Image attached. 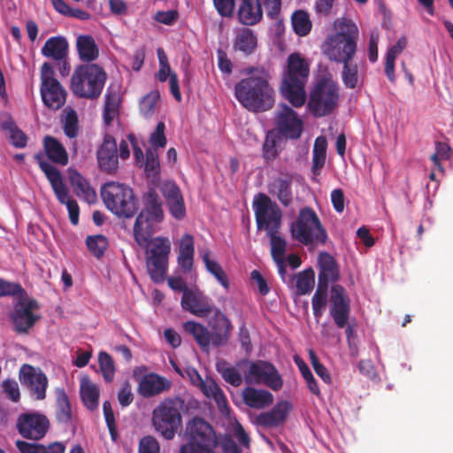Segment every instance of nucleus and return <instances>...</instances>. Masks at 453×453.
I'll use <instances>...</instances> for the list:
<instances>
[{
    "mask_svg": "<svg viewBox=\"0 0 453 453\" xmlns=\"http://www.w3.org/2000/svg\"><path fill=\"white\" fill-rule=\"evenodd\" d=\"M165 218L162 201L156 189L142 196V208L134 220L133 234L136 243L146 249V267L150 279L161 283L168 269L171 242L167 237L152 238Z\"/></svg>",
    "mask_w": 453,
    "mask_h": 453,
    "instance_id": "obj_1",
    "label": "nucleus"
},
{
    "mask_svg": "<svg viewBox=\"0 0 453 453\" xmlns=\"http://www.w3.org/2000/svg\"><path fill=\"white\" fill-rule=\"evenodd\" d=\"M249 77L242 79L234 88L238 102L253 112L266 111L274 104V89L269 83L270 74L263 67H250Z\"/></svg>",
    "mask_w": 453,
    "mask_h": 453,
    "instance_id": "obj_2",
    "label": "nucleus"
},
{
    "mask_svg": "<svg viewBox=\"0 0 453 453\" xmlns=\"http://www.w3.org/2000/svg\"><path fill=\"white\" fill-rule=\"evenodd\" d=\"M310 65L299 53H291L283 71L280 92L294 107H301L306 101L305 85Z\"/></svg>",
    "mask_w": 453,
    "mask_h": 453,
    "instance_id": "obj_3",
    "label": "nucleus"
},
{
    "mask_svg": "<svg viewBox=\"0 0 453 453\" xmlns=\"http://www.w3.org/2000/svg\"><path fill=\"white\" fill-rule=\"evenodd\" d=\"M337 28L335 34L327 37L324 53L329 60L339 64L352 61L357 50L358 28L348 19L339 20Z\"/></svg>",
    "mask_w": 453,
    "mask_h": 453,
    "instance_id": "obj_4",
    "label": "nucleus"
},
{
    "mask_svg": "<svg viewBox=\"0 0 453 453\" xmlns=\"http://www.w3.org/2000/svg\"><path fill=\"white\" fill-rule=\"evenodd\" d=\"M107 81V73L97 64H81L74 68L70 88L79 98H99Z\"/></svg>",
    "mask_w": 453,
    "mask_h": 453,
    "instance_id": "obj_5",
    "label": "nucleus"
},
{
    "mask_svg": "<svg viewBox=\"0 0 453 453\" xmlns=\"http://www.w3.org/2000/svg\"><path fill=\"white\" fill-rule=\"evenodd\" d=\"M101 196L106 208L119 218H133L139 210V200L133 188L124 183H104Z\"/></svg>",
    "mask_w": 453,
    "mask_h": 453,
    "instance_id": "obj_6",
    "label": "nucleus"
},
{
    "mask_svg": "<svg viewBox=\"0 0 453 453\" xmlns=\"http://www.w3.org/2000/svg\"><path fill=\"white\" fill-rule=\"evenodd\" d=\"M184 401L168 397L161 401L152 411V425L165 440H172L182 426Z\"/></svg>",
    "mask_w": 453,
    "mask_h": 453,
    "instance_id": "obj_7",
    "label": "nucleus"
},
{
    "mask_svg": "<svg viewBox=\"0 0 453 453\" xmlns=\"http://www.w3.org/2000/svg\"><path fill=\"white\" fill-rule=\"evenodd\" d=\"M187 442L180 453H216L219 440L213 427L202 418L195 417L186 428Z\"/></svg>",
    "mask_w": 453,
    "mask_h": 453,
    "instance_id": "obj_8",
    "label": "nucleus"
},
{
    "mask_svg": "<svg viewBox=\"0 0 453 453\" xmlns=\"http://www.w3.org/2000/svg\"><path fill=\"white\" fill-rule=\"evenodd\" d=\"M290 234L293 239L304 245L324 244L327 239L318 215L309 207L300 210L296 220L290 226Z\"/></svg>",
    "mask_w": 453,
    "mask_h": 453,
    "instance_id": "obj_9",
    "label": "nucleus"
},
{
    "mask_svg": "<svg viewBox=\"0 0 453 453\" xmlns=\"http://www.w3.org/2000/svg\"><path fill=\"white\" fill-rule=\"evenodd\" d=\"M339 98L337 84L330 79L321 78L310 92L307 108L316 118L325 117L334 111Z\"/></svg>",
    "mask_w": 453,
    "mask_h": 453,
    "instance_id": "obj_10",
    "label": "nucleus"
},
{
    "mask_svg": "<svg viewBox=\"0 0 453 453\" xmlns=\"http://www.w3.org/2000/svg\"><path fill=\"white\" fill-rule=\"evenodd\" d=\"M257 227L266 234L279 232L282 222V211L279 205L265 194H258L253 201Z\"/></svg>",
    "mask_w": 453,
    "mask_h": 453,
    "instance_id": "obj_11",
    "label": "nucleus"
},
{
    "mask_svg": "<svg viewBox=\"0 0 453 453\" xmlns=\"http://www.w3.org/2000/svg\"><path fill=\"white\" fill-rule=\"evenodd\" d=\"M350 311V298L345 288L339 284L332 285L329 295V314L338 328L345 329L349 341L354 334V327L349 323Z\"/></svg>",
    "mask_w": 453,
    "mask_h": 453,
    "instance_id": "obj_12",
    "label": "nucleus"
},
{
    "mask_svg": "<svg viewBox=\"0 0 453 453\" xmlns=\"http://www.w3.org/2000/svg\"><path fill=\"white\" fill-rule=\"evenodd\" d=\"M16 426L23 438L39 441L47 434L50 421L41 413H22L18 417Z\"/></svg>",
    "mask_w": 453,
    "mask_h": 453,
    "instance_id": "obj_13",
    "label": "nucleus"
},
{
    "mask_svg": "<svg viewBox=\"0 0 453 453\" xmlns=\"http://www.w3.org/2000/svg\"><path fill=\"white\" fill-rule=\"evenodd\" d=\"M246 380L253 383H264L274 391L282 388L283 380L273 365L267 361L252 362L246 375Z\"/></svg>",
    "mask_w": 453,
    "mask_h": 453,
    "instance_id": "obj_14",
    "label": "nucleus"
},
{
    "mask_svg": "<svg viewBox=\"0 0 453 453\" xmlns=\"http://www.w3.org/2000/svg\"><path fill=\"white\" fill-rule=\"evenodd\" d=\"M19 380L35 400H44L48 388V378L41 369L23 365L19 370Z\"/></svg>",
    "mask_w": 453,
    "mask_h": 453,
    "instance_id": "obj_15",
    "label": "nucleus"
},
{
    "mask_svg": "<svg viewBox=\"0 0 453 453\" xmlns=\"http://www.w3.org/2000/svg\"><path fill=\"white\" fill-rule=\"evenodd\" d=\"M208 320L209 337L214 347L225 346L228 343L234 328L231 320L219 308H216Z\"/></svg>",
    "mask_w": 453,
    "mask_h": 453,
    "instance_id": "obj_16",
    "label": "nucleus"
},
{
    "mask_svg": "<svg viewBox=\"0 0 453 453\" xmlns=\"http://www.w3.org/2000/svg\"><path fill=\"white\" fill-rule=\"evenodd\" d=\"M34 158L38 163L40 169L46 175L58 202L62 204H66L68 202L73 200L69 196L68 188L63 182L60 172L44 159V154L39 151L34 156Z\"/></svg>",
    "mask_w": 453,
    "mask_h": 453,
    "instance_id": "obj_17",
    "label": "nucleus"
},
{
    "mask_svg": "<svg viewBox=\"0 0 453 453\" xmlns=\"http://www.w3.org/2000/svg\"><path fill=\"white\" fill-rule=\"evenodd\" d=\"M180 305L184 311L198 318L208 317L217 308L211 299L197 288L182 295Z\"/></svg>",
    "mask_w": 453,
    "mask_h": 453,
    "instance_id": "obj_18",
    "label": "nucleus"
},
{
    "mask_svg": "<svg viewBox=\"0 0 453 453\" xmlns=\"http://www.w3.org/2000/svg\"><path fill=\"white\" fill-rule=\"evenodd\" d=\"M38 308V303L34 299L19 301L15 305L11 318L16 332L27 333L34 326L40 319V316L34 313Z\"/></svg>",
    "mask_w": 453,
    "mask_h": 453,
    "instance_id": "obj_19",
    "label": "nucleus"
},
{
    "mask_svg": "<svg viewBox=\"0 0 453 453\" xmlns=\"http://www.w3.org/2000/svg\"><path fill=\"white\" fill-rule=\"evenodd\" d=\"M275 120L278 130L284 136L290 139H297L301 136L303 132V121L297 116L296 112L287 104L281 105Z\"/></svg>",
    "mask_w": 453,
    "mask_h": 453,
    "instance_id": "obj_20",
    "label": "nucleus"
},
{
    "mask_svg": "<svg viewBox=\"0 0 453 453\" xmlns=\"http://www.w3.org/2000/svg\"><path fill=\"white\" fill-rule=\"evenodd\" d=\"M116 140L110 134L104 136L97 150V162L100 169L107 173H114L119 167Z\"/></svg>",
    "mask_w": 453,
    "mask_h": 453,
    "instance_id": "obj_21",
    "label": "nucleus"
},
{
    "mask_svg": "<svg viewBox=\"0 0 453 453\" xmlns=\"http://www.w3.org/2000/svg\"><path fill=\"white\" fill-rule=\"evenodd\" d=\"M162 194L171 215L177 220L186 216V206L180 188L174 182L165 183L162 187Z\"/></svg>",
    "mask_w": 453,
    "mask_h": 453,
    "instance_id": "obj_22",
    "label": "nucleus"
},
{
    "mask_svg": "<svg viewBox=\"0 0 453 453\" xmlns=\"http://www.w3.org/2000/svg\"><path fill=\"white\" fill-rule=\"evenodd\" d=\"M171 388V381L165 377L157 373L150 372L145 374L141 379L138 385L139 394L145 397H152L157 395Z\"/></svg>",
    "mask_w": 453,
    "mask_h": 453,
    "instance_id": "obj_23",
    "label": "nucleus"
},
{
    "mask_svg": "<svg viewBox=\"0 0 453 453\" xmlns=\"http://www.w3.org/2000/svg\"><path fill=\"white\" fill-rule=\"evenodd\" d=\"M41 95L43 104L51 110H58L65 103L66 92L58 80L42 83Z\"/></svg>",
    "mask_w": 453,
    "mask_h": 453,
    "instance_id": "obj_24",
    "label": "nucleus"
},
{
    "mask_svg": "<svg viewBox=\"0 0 453 453\" xmlns=\"http://www.w3.org/2000/svg\"><path fill=\"white\" fill-rule=\"evenodd\" d=\"M319 279L318 284L328 286L329 282L339 280V268L335 259L327 252H321L319 255Z\"/></svg>",
    "mask_w": 453,
    "mask_h": 453,
    "instance_id": "obj_25",
    "label": "nucleus"
},
{
    "mask_svg": "<svg viewBox=\"0 0 453 453\" xmlns=\"http://www.w3.org/2000/svg\"><path fill=\"white\" fill-rule=\"evenodd\" d=\"M238 19L245 26H254L263 18V10L259 0H242L238 8Z\"/></svg>",
    "mask_w": 453,
    "mask_h": 453,
    "instance_id": "obj_26",
    "label": "nucleus"
},
{
    "mask_svg": "<svg viewBox=\"0 0 453 453\" xmlns=\"http://www.w3.org/2000/svg\"><path fill=\"white\" fill-rule=\"evenodd\" d=\"M290 408L288 402H280L270 411L259 414L257 423L265 427H276L286 420Z\"/></svg>",
    "mask_w": 453,
    "mask_h": 453,
    "instance_id": "obj_27",
    "label": "nucleus"
},
{
    "mask_svg": "<svg viewBox=\"0 0 453 453\" xmlns=\"http://www.w3.org/2000/svg\"><path fill=\"white\" fill-rule=\"evenodd\" d=\"M244 403L254 409H264L273 402V395L267 390L247 387L242 390Z\"/></svg>",
    "mask_w": 453,
    "mask_h": 453,
    "instance_id": "obj_28",
    "label": "nucleus"
},
{
    "mask_svg": "<svg viewBox=\"0 0 453 453\" xmlns=\"http://www.w3.org/2000/svg\"><path fill=\"white\" fill-rule=\"evenodd\" d=\"M291 184L292 176L284 174L281 177L275 178L269 186L270 193L276 196L285 207L290 205L293 200Z\"/></svg>",
    "mask_w": 453,
    "mask_h": 453,
    "instance_id": "obj_29",
    "label": "nucleus"
},
{
    "mask_svg": "<svg viewBox=\"0 0 453 453\" xmlns=\"http://www.w3.org/2000/svg\"><path fill=\"white\" fill-rule=\"evenodd\" d=\"M69 180L76 196L92 203L96 200V194L89 182L76 170L69 171Z\"/></svg>",
    "mask_w": 453,
    "mask_h": 453,
    "instance_id": "obj_30",
    "label": "nucleus"
},
{
    "mask_svg": "<svg viewBox=\"0 0 453 453\" xmlns=\"http://www.w3.org/2000/svg\"><path fill=\"white\" fill-rule=\"evenodd\" d=\"M43 150L47 157L53 163L66 165L68 155L63 144L55 137L46 135L43 138Z\"/></svg>",
    "mask_w": 453,
    "mask_h": 453,
    "instance_id": "obj_31",
    "label": "nucleus"
},
{
    "mask_svg": "<svg viewBox=\"0 0 453 453\" xmlns=\"http://www.w3.org/2000/svg\"><path fill=\"white\" fill-rule=\"evenodd\" d=\"M182 328L185 333L192 336L203 351H208L211 345V339L209 337V329L202 323L188 320L183 323Z\"/></svg>",
    "mask_w": 453,
    "mask_h": 453,
    "instance_id": "obj_32",
    "label": "nucleus"
},
{
    "mask_svg": "<svg viewBox=\"0 0 453 453\" xmlns=\"http://www.w3.org/2000/svg\"><path fill=\"white\" fill-rule=\"evenodd\" d=\"M42 54L54 61L67 58L68 42L66 39L62 36L49 38L42 48Z\"/></svg>",
    "mask_w": 453,
    "mask_h": 453,
    "instance_id": "obj_33",
    "label": "nucleus"
},
{
    "mask_svg": "<svg viewBox=\"0 0 453 453\" xmlns=\"http://www.w3.org/2000/svg\"><path fill=\"white\" fill-rule=\"evenodd\" d=\"M76 49L79 58L86 64H93L99 56L98 47L91 35H79L76 40Z\"/></svg>",
    "mask_w": 453,
    "mask_h": 453,
    "instance_id": "obj_34",
    "label": "nucleus"
},
{
    "mask_svg": "<svg viewBox=\"0 0 453 453\" xmlns=\"http://www.w3.org/2000/svg\"><path fill=\"white\" fill-rule=\"evenodd\" d=\"M194 238L189 234H185L180 242L178 264L186 273L191 271L194 260Z\"/></svg>",
    "mask_w": 453,
    "mask_h": 453,
    "instance_id": "obj_35",
    "label": "nucleus"
},
{
    "mask_svg": "<svg viewBox=\"0 0 453 453\" xmlns=\"http://www.w3.org/2000/svg\"><path fill=\"white\" fill-rule=\"evenodd\" d=\"M55 416L58 423L68 424L72 420V409L68 395L62 388H57Z\"/></svg>",
    "mask_w": 453,
    "mask_h": 453,
    "instance_id": "obj_36",
    "label": "nucleus"
},
{
    "mask_svg": "<svg viewBox=\"0 0 453 453\" xmlns=\"http://www.w3.org/2000/svg\"><path fill=\"white\" fill-rule=\"evenodd\" d=\"M81 397L84 405L93 411L98 406L99 389L88 377H83L81 381Z\"/></svg>",
    "mask_w": 453,
    "mask_h": 453,
    "instance_id": "obj_37",
    "label": "nucleus"
},
{
    "mask_svg": "<svg viewBox=\"0 0 453 453\" xmlns=\"http://www.w3.org/2000/svg\"><path fill=\"white\" fill-rule=\"evenodd\" d=\"M257 39L250 28H242L236 35L234 48L245 55H250L257 48Z\"/></svg>",
    "mask_w": 453,
    "mask_h": 453,
    "instance_id": "obj_38",
    "label": "nucleus"
},
{
    "mask_svg": "<svg viewBox=\"0 0 453 453\" xmlns=\"http://www.w3.org/2000/svg\"><path fill=\"white\" fill-rule=\"evenodd\" d=\"M342 64L343 65L342 80L344 86L350 89L360 88L364 84V78L358 72L357 65L351 61Z\"/></svg>",
    "mask_w": 453,
    "mask_h": 453,
    "instance_id": "obj_39",
    "label": "nucleus"
},
{
    "mask_svg": "<svg viewBox=\"0 0 453 453\" xmlns=\"http://www.w3.org/2000/svg\"><path fill=\"white\" fill-rule=\"evenodd\" d=\"M119 104V95L116 91L109 87L104 96V106L103 117L106 125H111L118 113V107Z\"/></svg>",
    "mask_w": 453,
    "mask_h": 453,
    "instance_id": "obj_40",
    "label": "nucleus"
},
{
    "mask_svg": "<svg viewBox=\"0 0 453 453\" xmlns=\"http://www.w3.org/2000/svg\"><path fill=\"white\" fill-rule=\"evenodd\" d=\"M202 259L205 265L206 270L212 274L216 280L226 288H229V280L226 273L222 266L214 260L210 258V251H203L201 255Z\"/></svg>",
    "mask_w": 453,
    "mask_h": 453,
    "instance_id": "obj_41",
    "label": "nucleus"
},
{
    "mask_svg": "<svg viewBox=\"0 0 453 453\" xmlns=\"http://www.w3.org/2000/svg\"><path fill=\"white\" fill-rule=\"evenodd\" d=\"M291 23L294 32L299 36L307 35L311 30V21L307 12L296 11L291 16Z\"/></svg>",
    "mask_w": 453,
    "mask_h": 453,
    "instance_id": "obj_42",
    "label": "nucleus"
},
{
    "mask_svg": "<svg viewBox=\"0 0 453 453\" xmlns=\"http://www.w3.org/2000/svg\"><path fill=\"white\" fill-rule=\"evenodd\" d=\"M327 291L328 286L318 284L317 289L311 298L313 315L317 319L322 317L326 309L327 303Z\"/></svg>",
    "mask_w": 453,
    "mask_h": 453,
    "instance_id": "obj_43",
    "label": "nucleus"
},
{
    "mask_svg": "<svg viewBox=\"0 0 453 453\" xmlns=\"http://www.w3.org/2000/svg\"><path fill=\"white\" fill-rule=\"evenodd\" d=\"M315 284V273L312 268H307L296 275V293L299 296L309 294Z\"/></svg>",
    "mask_w": 453,
    "mask_h": 453,
    "instance_id": "obj_44",
    "label": "nucleus"
},
{
    "mask_svg": "<svg viewBox=\"0 0 453 453\" xmlns=\"http://www.w3.org/2000/svg\"><path fill=\"white\" fill-rule=\"evenodd\" d=\"M141 166L144 167L146 175L150 178H157L160 173V162L156 149H148L145 152V160Z\"/></svg>",
    "mask_w": 453,
    "mask_h": 453,
    "instance_id": "obj_45",
    "label": "nucleus"
},
{
    "mask_svg": "<svg viewBox=\"0 0 453 453\" xmlns=\"http://www.w3.org/2000/svg\"><path fill=\"white\" fill-rule=\"evenodd\" d=\"M295 363L296 364L302 376L306 381L307 388L309 390L318 397L321 396L319 387L315 380L313 374L311 373L309 366L306 363L299 357H295Z\"/></svg>",
    "mask_w": 453,
    "mask_h": 453,
    "instance_id": "obj_46",
    "label": "nucleus"
},
{
    "mask_svg": "<svg viewBox=\"0 0 453 453\" xmlns=\"http://www.w3.org/2000/svg\"><path fill=\"white\" fill-rule=\"evenodd\" d=\"M88 250L97 258L104 256L108 248V239L103 234L89 235L86 239Z\"/></svg>",
    "mask_w": 453,
    "mask_h": 453,
    "instance_id": "obj_47",
    "label": "nucleus"
},
{
    "mask_svg": "<svg viewBox=\"0 0 453 453\" xmlns=\"http://www.w3.org/2000/svg\"><path fill=\"white\" fill-rule=\"evenodd\" d=\"M217 371L221 374L226 382L234 387H239L242 383V378L239 371L234 366H229L226 362L217 364Z\"/></svg>",
    "mask_w": 453,
    "mask_h": 453,
    "instance_id": "obj_48",
    "label": "nucleus"
},
{
    "mask_svg": "<svg viewBox=\"0 0 453 453\" xmlns=\"http://www.w3.org/2000/svg\"><path fill=\"white\" fill-rule=\"evenodd\" d=\"M3 128L10 132L12 144L16 148H24L27 142V134L20 130L13 121H5Z\"/></svg>",
    "mask_w": 453,
    "mask_h": 453,
    "instance_id": "obj_49",
    "label": "nucleus"
},
{
    "mask_svg": "<svg viewBox=\"0 0 453 453\" xmlns=\"http://www.w3.org/2000/svg\"><path fill=\"white\" fill-rule=\"evenodd\" d=\"M278 234L279 232H273V234L271 233L267 235L270 238L271 255L273 259L280 261L281 258L285 257L287 242Z\"/></svg>",
    "mask_w": 453,
    "mask_h": 453,
    "instance_id": "obj_50",
    "label": "nucleus"
},
{
    "mask_svg": "<svg viewBox=\"0 0 453 453\" xmlns=\"http://www.w3.org/2000/svg\"><path fill=\"white\" fill-rule=\"evenodd\" d=\"M98 362L104 379L107 382L112 381L115 374V367L111 356L106 352H100Z\"/></svg>",
    "mask_w": 453,
    "mask_h": 453,
    "instance_id": "obj_51",
    "label": "nucleus"
},
{
    "mask_svg": "<svg viewBox=\"0 0 453 453\" xmlns=\"http://www.w3.org/2000/svg\"><path fill=\"white\" fill-rule=\"evenodd\" d=\"M158 99L157 92L150 93L142 97L140 103V111L144 118L148 119L153 115Z\"/></svg>",
    "mask_w": 453,
    "mask_h": 453,
    "instance_id": "obj_52",
    "label": "nucleus"
},
{
    "mask_svg": "<svg viewBox=\"0 0 453 453\" xmlns=\"http://www.w3.org/2000/svg\"><path fill=\"white\" fill-rule=\"evenodd\" d=\"M64 133L69 138H75L78 135V116L74 110L71 109L64 119Z\"/></svg>",
    "mask_w": 453,
    "mask_h": 453,
    "instance_id": "obj_53",
    "label": "nucleus"
},
{
    "mask_svg": "<svg viewBox=\"0 0 453 453\" xmlns=\"http://www.w3.org/2000/svg\"><path fill=\"white\" fill-rule=\"evenodd\" d=\"M103 411L111 438L113 441H115L118 437V430L115 423V418L111 408V404L109 401L104 402Z\"/></svg>",
    "mask_w": 453,
    "mask_h": 453,
    "instance_id": "obj_54",
    "label": "nucleus"
},
{
    "mask_svg": "<svg viewBox=\"0 0 453 453\" xmlns=\"http://www.w3.org/2000/svg\"><path fill=\"white\" fill-rule=\"evenodd\" d=\"M24 294L26 292L20 284L0 279V296H21Z\"/></svg>",
    "mask_w": 453,
    "mask_h": 453,
    "instance_id": "obj_55",
    "label": "nucleus"
},
{
    "mask_svg": "<svg viewBox=\"0 0 453 453\" xmlns=\"http://www.w3.org/2000/svg\"><path fill=\"white\" fill-rule=\"evenodd\" d=\"M213 5L218 13L223 18H231L235 10L234 0H212Z\"/></svg>",
    "mask_w": 453,
    "mask_h": 453,
    "instance_id": "obj_56",
    "label": "nucleus"
},
{
    "mask_svg": "<svg viewBox=\"0 0 453 453\" xmlns=\"http://www.w3.org/2000/svg\"><path fill=\"white\" fill-rule=\"evenodd\" d=\"M165 126L160 121L157 123L155 131L151 134L150 142L152 149L164 148L166 145V137L165 135Z\"/></svg>",
    "mask_w": 453,
    "mask_h": 453,
    "instance_id": "obj_57",
    "label": "nucleus"
},
{
    "mask_svg": "<svg viewBox=\"0 0 453 453\" xmlns=\"http://www.w3.org/2000/svg\"><path fill=\"white\" fill-rule=\"evenodd\" d=\"M2 388L3 391L11 401L14 403H18L19 401L20 393L16 380L12 379H6L2 382Z\"/></svg>",
    "mask_w": 453,
    "mask_h": 453,
    "instance_id": "obj_58",
    "label": "nucleus"
},
{
    "mask_svg": "<svg viewBox=\"0 0 453 453\" xmlns=\"http://www.w3.org/2000/svg\"><path fill=\"white\" fill-rule=\"evenodd\" d=\"M278 150L276 148V141L273 137L266 135L263 144V157L266 162L273 161L276 158Z\"/></svg>",
    "mask_w": 453,
    "mask_h": 453,
    "instance_id": "obj_59",
    "label": "nucleus"
},
{
    "mask_svg": "<svg viewBox=\"0 0 453 453\" xmlns=\"http://www.w3.org/2000/svg\"><path fill=\"white\" fill-rule=\"evenodd\" d=\"M139 453H159V444L156 438L144 436L139 443Z\"/></svg>",
    "mask_w": 453,
    "mask_h": 453,
    "instance_id": "obj_60",
    "label": "nucleus"
},
{
    "mask_svg": "<svg viewBox=\"0 0 453 453\" xmlns=\"http://www.w3.org/2000/svg\"><path fill=\"white\" fill-rule=\"evenodd\" d=\"M217 57L219 69L224 75L228 77L233 72L232 61L228 58L227 54L221 49L217 50Z\"/></svg>",
    "mask_w": 453,
    "mask_h": 453,
    "instance_id": "obj_61",
    "label": "nucleus"
},
{
    "mask_svg": "<svg viewBox=\"0 0 453 453\" xmlns=\"http://www.w3.org/2000/svg\"><path fill=\"white\" fill-rule=\"evenodd\" d=\"M267 16L271 19H277L281 11V0H262Z\"/></svg>",
    "mask_w": 453,
    "mask_h": 453,
    "instance_id": "obj_62",
    "label": "nucleus"
},
{
    "mask_svg": "<svg viewBox=\"0 0 453 453\" xmlns=\"http://www.w3.org/2000/svg\"><path fill=\"white\" fill-rule=\"evenodd\" d=\"M179 13L177 11L170 10V11H158L155 16L154 19L159 23L171 26L173 25L178 19Z\"/></svg>",
    "mask_w": 453,
    "mask_h": 453,
    "instance_id": "obj_63",
    "label": "nucleus"
},
{
    "mask_svg": "<svg viewBox=\"0 0 453 453\" xmlns=\"http://www.w3.org/2000/svg\"><path fill=\"white\" fill-rule=\"evenodd\" d=\"M17 449L21 453H42L43 445L38 443H31L25 441L18 440L15 442Z\"/></svg>",
    "mask_w": 453,
    "mask_h": 453,
    "instance_id": "obj_64",
    "label": "nucleus"
}]
</instances>
